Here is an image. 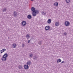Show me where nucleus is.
I'll return each mask as SVG.
<instances>
[{
  "label": "nucleus",
  "mask_w": 73,
  "mask_h": 73,
  "mask_svg": "<svg viewBox=\"0 0 73 73\" xmlns=\"http://www.w3.org/2000/svg\"><path fill=\"white\" fill-rule=\"evenodd\" d=\"M8 57V54L7 53L5 54L4 55H3L2 57L1 58V60L3 61H5L7 60V58Z\"/></svg>",
  "instance_id": "1"
},
{
  "label": "nucleus",
  "mask_w": 73,
  "mask_h": 73,
  "mask_svg": "<svg viewBox=\"0 0 73 73\" xmlns=\"http://www.w3.org/2000/svg\"><path fill=\"white\" fill-rule=\"evenodd\" d=\"M39 13V11L38 10H36V11L35 12H33L32 13V15L34 17L36 16L37 14Z\"/></svg>",
  "instance_id": "2"
},
{
  "label": "nucleus",
  "mask_w": 73,
  "mask_h": 73,
  "mask_svg": "<svg viewBox=\"0 0 73 73\" xmlns=\"http://www.w3.org/2000/svg\"><path fill=\"white\" fill-rule=\"evenodd\" d=\"M64 25L66 27H68L70 25V23L68 21H65Z\"/></svg>",
  "instance_id": "3"
},
{
  "label": "nucleus",
  "mask_w": 73,
  "mask_h": 73,
  "mask_svg": "<svg viewBox=\"0 0 73 73\" xmlns=\"http://www.w3.org/2000/svg\"><path fill=\"white\" fill-rule=\"evenodd\" d=\"M50 29V27L49 26H46L45 27V29L46 31H48Z\"/></svg>",
  "instance_id": "4"
},
{
  "label": "nucleus",
  "mask_w": 73,
  "mask_h": 73,
  "mask_svg": "<svg viewBox=\"0 0 73 73\" xmlns=\"http://www.w3.org/2000/svg\"><path fill=\"white\" fill-rule=\"evenodd\" d=\"M55 25L56 27H58L60 25V23L59 22H56L55 23Z\"/></svg>",
  "instance_id": "5"
},
{
  "label": "nucleus",
  "mask_w": 73,
  "mask_h": 73,
  "mask_svg": "<svg viewBox=\"0 0 73 73\" xmlns=\"http://www.w3.org/2000/svg\"><path fill=\"white\" fill-rule=\"evenodd\" d=\"M27 24V22L25 21H23L22 22V25L23 26H25Z\"/></svg>",
  "instance_id": "6"
},
{
  "label": "nucleus",
  "mask_w": 73,
  "mask_h": 73,
  "mask_svg": "<svg viewBox=\"0 0 73 73\" xmlns=\"http://www.w3.org/2000/svg\"><path fill=\"white\" fill-rule=\"evenodd\" d=\"M24 68L25 69H29V66L27 65H25L24 66Z\"/></svg>",
  "instance_id": "7"
},
{
  "label": "nucleus",
  "mask_w": 73,
  "mask_h": 73,
  "mask_svg": "<svg viewBox=\"0 0 73 73\" xmlns=\"http://www.w3.org/2000/svg\"><path fill=\"white\" fill-rule=\"evenodd\" d=\"M31 9L32 11L33 12H36V10L35 9V8L33 7H32Z\"/></svg>",
  "instance_id": "8"
},
{
  "label": "nucleus",
  "mask_w": 73,
  "mask_h": 73,
  "mask_svg": "<svg viewBox=\"0 0 73 73\" xmlns=\"http://www.w3.org/2000/svg\"><path fill=\"white\" fill-rule=\"evenodd\" d=\"M5 51H6V49L5 48L3 49L0 50L1 53H3Z\"/></svg>",
  "instance_id": "9"
},
{
  "label": "nucleus",
  "mask_w": 73,
  "mask_h": 73,
  "mask_svg": "<svg viewBox=\"0 0 73 73\" xmlns=\"http://www.w3.org/2000/svg\"><path fill=\"white\" fill-rule=\"evenodd\" d=\"M41 13L42 15H44V16H45V15H46V11H43L41 12Z\"/></svg>",
  "instance_id": "10"
},
{
  "label": "nucleus",
  "mask_w": 73,
  "mask_h": 73,
  "mask_svg": "<svg viewBox=\"0 0 73 73\" xmlns=\"http://www.w3.org/2000/svg\"><path fill=\"white\" fill-rule=\"evenodd\" d=\"M17 46V45H16V44L15 43H13L12 44V47H13V48H16Z\"/></svg>",
  "instance_id": "11"
},
{
  "label": "nucleus",
  "mask_w": 73,
  "mask_h": 73,
  "mask_svg": "<svg viewBox=\"0 0 73 73\" xmlns=\"http://www.w3.org/2000/svg\"><path fill=\"white\" fill-rule=\"evenodd\" d=\"M13 15L15 17L17 16V12L16 11H15L13 13Z\"/></svg>",
  "instance_id": "12"
},
{
  "label": "nucleus",
  "mask_w": 73,
  "mask_h": 73,
  "mask_svg": "<svg viewBox=\"0 0 73 73\" xmlns=\"http://www.w3.org/2000/svg\"><path fill=\"white\" fill-rule=\"evenodd\" d=\"M51 21L52 20H51V19H49L47 21V23L48 24H50V23H51Z\"/></svg>",
  "instance_id": "13"
},
{
  "label": "nucleus",
  "mask_w": 73,
  "mask_h": 73,
  "mask_svg": "<svg viewBox=\"0 0 73 73\" xmlns=\"http://www.w3.org/2000/svg\"><path fill=\"white\" fill-rule=\"evenodd\" d=\"M54 7H57L58 6V2H56L55 3H54Z\"/></svg>",
  "instance_id": "14"
},
{
  "label": "nucleus",
  "mask_w": 73,
  "mask_h": 73,
  "mask_svg": "<svg viewBox=\"0 0 73 73\" xmlns=\"http://www.w3.org/2000/svg\"><path fill=\"white\" fill-rule=\"evenodd\" d=\"M67 4H70V0H65Z\"/></svg>",
  "instance_id": "15"
},
{
  "label": "nucleus",
  "mask_w": 73,
  "mask_h": 73,
  "mask_svg": "<svg viewBox=\"0 0 73 73\" xmlns=\"http://www.w3.org/2000/svg\"><path fill=\"white\" fill-rule=\"evenodd\" d=\"M27 18L28 19H31L32 18V16L31 15H29L27 16Z\"/></svg>",
  "instance_id": "16"
},
{
  "label": "nucleus",
  "mask_w": 73,
  "mask_h": 73,
  "mask_svg": "<svg viewBox=\"0 0 73 73\" xmlns=\"http://www.w3.org/2000/svg\"><path fill=\"white\" fill-rule=\"evenodd\" d=\"M26 37L27 39H28V38H29L30 37V36L29 35L27 34L26 35Z\"/></svg>",
  "instance_id": "17"
},
{
  "label": "nucleus",
  "mask_w": 73,
  "mask_h": 73,
  "mask_svg": "<svg viewBox=\"0 0 73 73\" xmlns=\"http://www.w3.org/2000/svg\"><path fill=\"white\" fill-rule=\"evenodd\" d=\"M57 62H61V60L60 59H58L57 60Z\"/></svg>",
  "instance_id": "18"
},
{
  "label": "nucleus",
  "mask_w": 73,
  "mask_h": 73,
  "mask_svg": "<svg viewBox=\"0 0 73 73\" xmlns=\"http://www.w3.org/2000/svg\"><path fill=\"white\" fill-rule=\"evenodd\" d=\"M18 68L19 69H21V68H22V66H21V65H20L18 66Z\"/></svg>",
  "instance_id": "19"
},
{
  "label": "nucleus",
  "mask_w": 73,
  "mask_h": 73,
  "mask_svg": "<svg viewBox=\"0 0 73 73\" xmlns=\"http://www.w3.org/2000/svg\"><path fill=\"white\" fill-rule=\"evenodd\" d=\"M31 64V62L30 61H28L27 62V64Z\"/></svg>",
  "instance_id": "20"
},
{
  "label": "nucleus",
  "mask_w": 73,
  "mask_h": 73,
  "mask_svg": "<svg viewBox=\"0 0 73 73\" xmlns=\"http://www.w3.org/2000/svg\"><path fill=\"white\" fill-rule=\"evenodd\" d=\"M6 8H5L3 9V12H4L5 11H6Z\"/></svg>",
  "instance_id": "21"
},
{
  "label": "nucleus",
  "mask_w": 73,
  "mask_h": 73,
  "mask_svg": "<svg viewBox=\"0 0 73 73\" xmlns=\"http://www.w3.org/2000/svg\"><path fill=\"white\" fill-rule=\"evenodd\" d=\"M64 35H66L67 33L66 32H65L63 33Z\"/></svg>",
  "instance_id": "22"
},
{
  "label": "nucleus",
  "mask_w": 73,
  "mask_h": 73,
  "mask_svg": "<svg viewBox=\"0 0 73 73\" xmlns=\"http://www.w3.org/2000/svg\"><path fill=\"white\" fill-rule=\"evenodd\" d=\"M32 56H33V55L32 54H31L30 55V57H32Z\"/></svg>",
  "instance_id": "23"
},
{
  "label": "nucleus",
  "mask_w": 73,
  "mask_h": 73,
  "mask_svg": "<svg viewBox=\"0 0 73 73\" xmlns=\"http://www.w3.org/2000/svg\"><path fill=\"white\" fill-rule=\"evenodd\" d=\"M64 63H65V62L64 61H62L61 62V64H64Z\"/></svg>",
  "instance_id": "24"
},
{
  "label": "nucleus",
  "mask_w": 73,
  "mask_h": 73,
  "mask_svg": "<svg viewBox=\"0 0 73 73\" xmlns=\"http://www.w3.org/2000/svg\"><path fill=\"white\" fill-rule=\"evenodd\" d=\"M30 41H31V40H28V43H29V42H30Z\"/></svg>",
  "instance_id": "25"
},
{
  "label": "nucleus",
  "mask_w": 73,
  "mask_h": 73,
  "mask_svg": "<svg viewBox=\"0 0 73 73\" xmlns=\"http://www.w3.org/2000/svg\"><path fill=\"white\" fill-rule=\"evenodd\" d=\"M24 46H25L24 44H22V47H24Z\"/></svg>",
  "instance_id": "26"
},
{
  "label": "nucleus",
  "mask_w": 73,
  "mask_h": 73,
  "mask_svg": "<svg viewBox=\"0 0 73 73\" xmlns=\"http://www.w3.org/2000/svg\"><path fill=\"white\" fill-rule=\"evenodd\" d=\"M38 44H40H40H41V42H38Z\"/></svg>",
  "instance_id": "27"
},
{
  "label": "nucleus",
  "mask_w": 73,
  "mask_h": 73,
  "mask_svg": "<svg viewBox=\"0 0 73 73\" xmlns=\"http://www.w3.org/2000/svg\"><path fill=\"white\" fill-rule=\"evenodd\" d=\"M31 1H34V0H31Z\"/></svg>",
  "instance_id": "28"
}]
</instances>
